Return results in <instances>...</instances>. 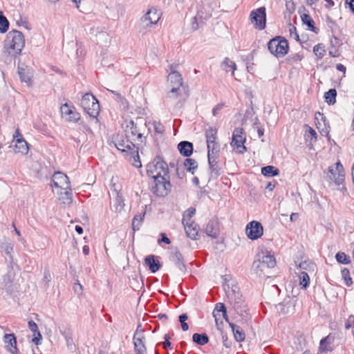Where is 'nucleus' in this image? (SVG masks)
<instances>
[{
	"label": "nucleus",
	"instance_id": "f257e3e1",
	"mask_svg": "<svg viewBox=\"0 0 354 354\" xmlns=\"http://www.w3.org/2000/svg\"><path fill=\"white\" fill-rule=\"evenodd\" d=\"M225 290L227 298V301L232 308L243 319H248L249 314L248 313L247 305L242 298L240 288L237 285H227L225 286Z\"/></svg>",
	"mask_w": 354,
	"mask_h": 354
},
{
	"label": "nucleus",
	"instance_id": "f03ea898",
	"mask_svg": "<svg viewBox=\"0 0 354 354\" xmlns=\"http://www.w3.org/2000/svg\"><path fill=\"white\" fill-rule=\"evenodd\" d=\"M276 266L274 256L268 250L257 253L252 266V271L259 277H268V270Z\"/></svg>",
	"mask_w": 354,
	"mask_h": 354
},
{
	"label": "nucleus",
	"instance_id": "7ed1b4c3",
	"mask_svg": "<svg viewBox=\"0 0 354 354\" xmlns=\"http://www.w3.org/2000/svg\"><path fill=\"white\" fill-rule=\"evenodd\" d=\"M24 46V37L20 31L12 30L7 34L4 48L9 55L12 56L20 55Z\"/></svg>",
	"mask_w": 354,
	"mask_h": 354
},
{
	"label": "nucleus",
	"instance_id": "20e7f679",
	"mask_svg": "<svg viewBox=\"0 0 354 354\" xmlns=\"http://www.w3.org/2000/svg\"><path fill=\"white\" fill-rule=\"evenodd\" d=\"M147 174L152 178L169 176L167 164L162 158L157 156L147 165Z\"/></svg>",
	"mask_w": 354,
	"mask_h": 354
},
{
	"label": "nucleus",
	"instance_id": "39448f33",
	"mask_svg": "<svg viewBox=\"0 0 354 354\" xmlns=\"http://www.w3.org/2000/svg\"><path fill=\"white\" fill-rule=\"evenodd\" d=\"M268 48L272 55L277 58H281L287 54L289 46L286 39L278 36L270 40Z\"/></svg>",
	"mask_w": 354,
	"mask_h": 354
},
{
	"label": "nucleus",
	"instance_id": "423d86ee",
	"mask_svg": "<svg viewBox=\"0 0 354 354\" xmlns=\"http://www.w3.org/2000/svg\"><path fill=\"white\" fill-rule=\"evenodd\" d=\"M325 174L326 180L337 185L342 184L345 179L344 168L340 162L328 167Z\"/></svg>",
	"mask_w": 354,
	"mask_h": 354
},
{
	"label": "nucleus",
	"instance_id": "0eeeda50",
	"mask_svg": "<svg viewBox=\"0 0 354 354\" xmlns=\"http://www.w3.org/2000/svg\"><path fill=\"white\" fill-rule=\"evenodd\" d=\"M81 106L91 117L95 118L100 113V104L95 97L86 93L81 100Z\"/></svg>",
	"mask_w": 354,
	"mask_h": 354
},
{
	"label": "nucleus",
	"instance_id": "6e6552de",
	"mask_svg": "<svg viewBox=\"0 0 354 354\" xmlns=\"http://www.w3.org/2000/svg\"><path fill=\"white\" fill-rule=\"evenodd\" d=\"M205 138L207 146V158L209 160L211 156L218 154L220 151V145L217 142V130L213 127H209L205 131Z\"/></svg>",
	"mask_w": 354,
	"mask_h": 354
},
{
	"label": "nucleus",
	"instance_id": "1a4fd4ad",
	"mask_svg": "<svg viewBox=\"0 0 354 354\" xmlns=\"http://www.w3.org/2000/svg\"><path fill=\"white\" fill-rule=\"evenodd\" d=\"M167 82L171 86L167 96L170 98H176L182 91L183 79L180 74L176 71L171 72L168 75Z\"/></svg>",
	"mask_w": 354,
	"mask_h": 354
},
{
	"label": "nucleus",
	"instance_id": "9d476101",
	"mask_svg": "<svg viewBox=\"0 0 354 354\" xmlns=\"http://www.w3.org/2000/svg\"><path fill=\"white\" fill-rule=\"evenodd\" d=\"M246 140V135L243 129L235 128L232 138L231 146L239 153H243L246 151L244 143Z\"/></svg>",
	"mask_w": 354,
	"mask_h": 354
},
{
	"label": "nucleus",
	"instance_id": "9b49d317",
	"mask_svg": "<svg viewBox=\"0 0 354 354\" xmlns=\"http://www.w3.org/2000/svg\"><path fill=\"white\" fill-rule=\"evenodd\" d=\"M154 185L151 187V190L156 196L160 197L165 196L168 194L171 189L169 181V176L161 178H153Z\"/></svg>",
	"mask_w": 354,
	"mask_h": 354
},
{
	"label": "nucleus",
	"instance_id": "f8f14e48",
	"mask_svg": "<svg viewBox=\"0 0 354 354\" xmlns=\"http://www.w3.org/2000/svg\"><path fill=\"white\" fill-rule=\"evenodd\" d=\"M251 23L259 30H263L266 28V8L261 7L252 10L250 15Z\"/></svg>",
	"mask_w": 354,
	"mask_h": 354
},
{
	"label": "nucleus",
	"instance_id": "ddd939ff",
	"mask_svg": "<svg viewBox=\"0 0 354 354\" xmlns=\"http://www.w3.org/2000/svg\"><path fill=\"white\" fill-rule=\"evenodd\" d=\"M161 17V12L155 8H150L141 18V24L145 28H151L156 24Z\"/></svg>",
	"mask_w": 354,
	"mask_h": 354
},
{
	"label": "nucleus",
	"instance_id": "4468645a",
	"mask_svg": "<svg viewBox=\"0 0 354 354\" xmlns=\"http://www.w3.org/2000/svg\"><path fill=\"white\" fill-rule=\"evenodd\" d=\"M245 234L251 240L258 239L263 234V227L260 222L252 221L247 224Z\"/></svg>",
	"mask_w": 354,
	"mask_h": 354
},
{
	"label": "nucleus",
	"instance_id": "2eb2a0df",
	"mask_svg": "<svg viewBox=\"0 0 354 354\" xmlns=\"http://www.w3.org/2000/svg\"><path fill=\"white\" fill-rule=\"evenodd\" d=\"M53 185L58 189H69L71 183L68 177L62 172H55L52 177Z\"/></svg>",
	"mask_w": 354,
	"mask_h": 354
},
{
	"label": "nucleus",
	"instance_id": "dca6fc26",
	"mask_svg": "<svg viewBox=\"0 0 354 354\" xmlns=\"http://www.w3.org/2000/svg\"><path fill=\"white\" fill-rule=\"evenodd\" d=\"M145 339L143 332L138 328L133 335V344L136 354H147Z\"/></svg>",
	"mask_w": 354,
	"mask_h": 354
},
{
	"label": "nucleus",
	"instance_id": "f3484780",
	"mask_svg": "<svg viewBox=\"0 0 354 354\" xmlns=\"http://www.w3.org/2000/svg\"><path fill=\"white\" fill-rule=\"evenodd\" d=\"M62 116L68 122H77L80 119L79 113L73 107L64 104L61 106Z\"/></svg>",
	"mask_w": 354,
	"mask_h": 354
},
{
	"label": "nucleus",
	"instance_id": "a211bd4d",
	"mask_svg": "<svg viewBox=\"0 0 354 354\" xmlns=\"http://www.w3.org/2000/svg\"><path fill=\"white\" fill-rule=\"evenodd\" d=\"M6 350L11 354H17L16 337L13 333L5 334L3 339Z\"/></svg>",
	"mask_w": 354,
	"mask_h": 354
},
{
	"label": "nucleus",
	"instance_id": "6ab92c4d",
	"mask_svg": "<svg viewBox=\"0 0 354 354\" xmlns=\"http://www.w3.org/2000/svg\"><path fill=\"white\" fill-rule=\"evenodd\" d=\"M205 232L207 236L216 238L219 233L218 223L216 219L210 220L207 224Z\"/></svg>",
	"mask_w": 354,
	"mask_h": 354
},
{
	"label": "nucleus",
	"instance_id": "aec40b11",
	"mask_svg": "<svg viewBox=\"0 0 354 354\" xmlns=\"http://www.w3.org/2000/svg\"><path fill=\"white\" fill-rule=\"evenodd\" d=\"M183 224L187 236L194 240L196 239L198 232L197 225L192 221H183Z\"/></svg>",
	"mask_w": 354,
	"mask_h": 354
},
{
	"label": "nucleus",
	"instance_id": "412c9836",
	"mask_svg": "<svg viewBox=\"0 0 354 354\" xmlns=\"http://www.w3.org/2000/svg\"><path fill=\"white\" fill-rule=\"evenodd\" d=\"M145 263L153 273L157 272L161 267L160 261L153 255L147 256L145 259Z\"/></svg>",
	"mask_w": 354,
	"mask_h": 354
},
{
	"label": "nucleus",
	"instance_id": "4be33fe9",
	"mask_svg": "<svg viewBox=\"0 0 354 354\" xmlns=\"http://www.w3.org/2000/svg\"><path fill=\"white\" fill-rule=\"evenodd\" d=\"M115 146L118 150L128 153L136 148L131 142L124 138L121 141H115Z\"/></svg>",
	"mask_w": 354,
	"mask_h": 354
},
{
	"label": "nucleus",
	"instance_id": "5701e85b",
	"mask_svg": "<svg viewBox=\"0 0 354 354\" xmlns=\"http://www.w3.org/2000/svg\"><path fill=\"white\" fill-rule=\"evenodd\" d=\"M178 149L182 155L188 157L193 152V145L188 141H182L178 145Z\"/></svg>",
	"mask_w": 354,
	"mask_h": 354
},
{
	"label": "nucleus",
	"instance_id": "b1692460",
	"mask_svg": "<svg viewBox=\"0 0 354 354\" xmlns=\"http://www.w3.org/2000/svg\"><path fill=\"white\" fill-rule=\"evenodd\" d=\"M15 142V144L14 145V151L15 153H21L22 155H26L28 153L29 151V146L26 140H17Z\"/></svg>",
	"mask_w": 354,
	"mask_h": 354
},
{
	"label": "nucleus",
	"instance_id": "393cba45",
	"mask_svg": "<svg viewBox=\"0 0 354 354\" xmlns=\"http://www.w3.org/2000/svg\"><path fill=\"white\" fill-rule=\"evenodd\" d=\"M28 328L33 333L34 337L32 339V342H34L36 345L39 344L41 335L39 331L37 324L34 321L30 320L28 322Z\"/></svg>",
	"mask_w": 354,
	"mask_h": 354
},
{
	"label": "nucleus",
	"instance_id": "a878e982",
	"mask_svg": "<svg viewBox=\"0 0 354 354\" xmlns=\"http://www.w3.org/2000/svg\"><path fill=\"white\" fill-rule=\"evenodd\" d=\"M221 313H222V317L227 321V315L226 312V308L225 305L222 303H218L216 305V307L213 311V316L215 318V321L217 322L218 319L221 317Z\"/></svg>",
	"mask_w": 354,
	"mask_h": 354
},
{
	"label": "nucleus",
	"instance_id": "bb28decb",
	"mask_svg": "<svg viewBox=\"0 0 354 354\" xmlns=\"http://www.w3.org/2000/svg\"><path fill=\"white\" fill-rule=\"evenodd\" d=\"M171 259L175 263L180 271L183 272L185 271V266L183 263V255L180 252L176 251L174 252L171 255Z\"/></svg>",
	"mask_w": 354,
	"mask_h": 354
},
{
	"label": "nucleus",
	"instance_id": "cd10ccee",
	"mask_svg": "<svg viewBox=\"0 0 354 354\" xmlns=\"http://www.w3.org/2000/svg\"><path fill=\"white\" fill-rule=\"evenodd\" d=\"M233 331L235 339L237 342H243L245 339V335L243 329L239 326L232 323H229Z\"/></svg>",
	"mask_w": 354,
	"mask_h": 354
},
{
	"label": "nucleus",
	"instance_id": "c85d7f7f",
	"mask_svg": "<svg viewBox=\"0 0 354 354\" xmlns=\"http://www.w3.org/2000/svg\"><path fill=\"white\" fill-rule=\"evenodd\" d=\"M221 67L225 72H232V75H234V71L236 69V65L235 62L231 60L228 57H225L221 63Z\"/></svg>",
	"mask_w": 354,
	"mask_h": 354
},
{
	"label": "nucleus",
	"instance_id": "c756f323",
	"mask_svg": "<svg viewBox=\"0 0 354 354\" xmlns=\"http://www.w3.org/2000/svg\"><path fill=\"white\" fill-rule=\"evenodd\" d=\"M129 161L136 168H140L142 166L141 162L140 160V157L138 155V151L136 149H133L129 153Z\"/></svg>",
	"mask_w": 354,
	"mask_h": 354
},
{
	"label": "nucleus",
	"instance_id": "7c9ffc66",
	"mask_svg": "<svg viewBox=\"0 0 354 354\" xmlns=\"http://www.w3.org/2000/svg\"><path fill=\"white\" fill-rule=\"evenodd\" d=\"M62 190L64 192H61L59 193V200L64 204L71 203L73 201V197L71 187H69V189H63Z\"/></svg>",
	"mask_w": 354,
	"mask_h": 354
},
{
	"label": "nucleus",
	"instance_id": "2f4dec72",
	"mask_svg": "<svg viewBox=\"0 0 354 354\" xmlns=\"http://www.w3.org/2000/svg\"><path fill=\"white\" fill-rule=\"evenodd\" d=\"M13 243L8 239H5L1 244V250L9 256L10 259H12L11 254L13 251Z\"/></svg>",
	"mask_w": 354,
	"mask_h": 354
},
{
	"label": "nucleus",
	"instance_id": "473e14b6",
	"mask_svg": "<svg viewBox=\"0 0 354 354\" xmlns=\"http://www.w3.org/2000/svg\"><path fill=\"white\" fill-rule=\"evenodd\" d=\"M332 344V338L329 336L322 339L319 344V351L321 352H328L331 351L332 348L330 344Z\"/></svg>",
	"mask_w": 354,
	"mask_h": 354
},
{
	"label": "nucleus",
	"instance_id": "72a5a7b5",
	"mask_svg": "<svg viewBox=\"0 0 354 354\" xmlns=\"http://www.w3.org/2000/svg\"><path fill=\"white\" fill-rule=\"evenodd\" d=\"M279 173L278 169L274 167V166L268 165L266 167H263L261 169V174L265 176H277Z\"/></svg>",
	"mask_w": 354,
	"mask_h": 354
},
{
	"label": "nucleus",
	"instance_id": "f704fd0d",
	"mask_svg": "<svg viewBox=\"0 0 354 354\" xmlns=\"http://www.w3.org/2000/svg\"><path fill=\"white\" fill-rule=\"evenodd\" d=\"M193 341L198 345H205L209 342V337L205 334L194 333L192 337Z\"/></svg>",
	"mask_w": 354,
	"mask_h": 354
},
{
	"label": "nucleus",
	"instance_id": "c9c22d12",
	"mask_svg": "<svg viewBox=\"0 0 354 354\" xmlns=\"http://www.w3.org/2000/svg\"><path fill=\"white\" fill-rule=\"evenodd\" d=\"M337 91L335 88L330 89L324 95L325 100L328 104H334L336 102Z\"/></svg>",
	"mask_w": 354,
	"mask_h": 354
},
{
	"label": "nucleus",
	"instance_id": "e433bc0d",
	"mask_svg": "<svg viewBox=\"0 0 354 354\" xmlns=\"http://www.w3.org/2000/svg\"><path fill=\"white\" fill-rule=\"evenodd\" d=\"M145 212H142L139 214H137L134 216L132 221V228L135 230H138L141 223L144 219Z\"/></svg>",
	"mask_w": 354,
	"mask_h": 354
},
{
	"label": "nucleus",
	"instance_id": "4c0bfd02",
	"mask_svg": "<svg viewBox=\"0 0 354 354\" xmlns=\"http://www.w3.org/2000/svg\"><path fill=\"white\" fill-rule=\"evenodd\" d=\"M217 155L218 154H214L213 156H211L212 158L210 160L208 158L209 169H210L212 173L214 174L216 176L219 175V169L218 168L217 161H216Z\"/></svg>",
	"mask_w": 354,
	"mask_h": 354
},
{
	"label": "nucleus",
	"instance_id": "58836bf2",
	"mask_svg": "<svg viewBox=\"0 0 354 354\" xmlns=\"http://www.w3.org/2000/svg\"><path fill=\"white\" fill-rule=\"evenodd\" d=\"M335 259L338 263H342V264L347 265L351 263V259H350L349 256L346 254V253L344 252H338L335 254Z\"/></svg>",
	"mask_w": 354,
	"mask_h": 354
},
{
	"label": "nucleus",
	"instance_id": "ea45409f",
	"mask_svg": "<svg viewBox=\"0 0 354 354\" xmlns=\"http://www.w3.org/2000/svg\"><path fill=\"white\" fill-rule=\"evenodd\" d=\"M126 132L127 134L131 133L132 136H136L138 138H142V134L138 132L137 127L133 121H131L129 124H127Z\"/></svg>",
	"mask_w": 354,
	"mask_h": 354
},
{
	"label": "nucleus",
	"instance_id": "a19ab883",
	"mask_svg": "<svg viewBox=\"0 0 354 354\" xmlns=\"http://www.w3.org/2000/svg\"><path fill=\"white\" fill-rule=\"evenodd\" d=\"M184 165H185L186 169L188 171L192 172V174H194V170L198 167L196 161L192 158H187L185 160Z\"/></svg>",
	"mask_w": 354,
	"mask_h": 354
},
{
	"label": "nucleus",
	"instance_id": "79ce46f5",
	"mask_svg": "<svg viewBox=\"0 0 354 354\" xmlns=\"http://www.w3.org/2000/svg\"><path fill=\"white\" fill-rule=\"evenodd\" d=\"M342 277L344 281V283L347 286H351L353 284L352 278L351 277L350 271L348 268H344L341 271Z\"/></svg>",
	"mask_w": 354,
	"mask_h": 354
},
{
	"label": "nucleus",
	"instance_id": "37998d69",
	"mask_svg": "<svg viewBox=\"0 0 354 354\" xmlns=\"http://www.w3.org/2000/svg\"><path fill=\"white\" fill-rule=\"evenodd\" d=\"M301 17L303 23L307 25L310 30L315 31L314 21L311 17L308 14H304Z\"/></svg>",
	"mask_w": 354,
	"mask_h": 354
},
{
	"label": "nucleus",
	"instance_id": "c03bdc74",
	"mask_svg": "<svg viewBox=\"0 0 354 354\" xmlns=\"http://www.w3.org/2000/svg\"><path fill=\"white\" fill-rule=\"evenodd\" d=\"M313 52L318 58L322 59L324 56L326 52L324 46L322 44L315 45L313 47Z\"/></svg>",
	"mask_w": 354,
	"mask_h": 354
},
{
	"label": "nucleus",
	"instance_id": "a18cd8bd",
	"mask_svg": "<svg viewBox=\"0 0 354 354\" xmlns=\"http://www.w3.org/2000/svg\"><path fill=\"white\" fill-rule=\"evenodd\" d=\"M309 281L310 277L308 274L306 272L301 271L299 274L300 285L302 286V287H304V288H306L308 286Z\"/></svg>",
	"mask_w": 354,
	"mask_h": 354
},
{
	"label": "nucleus",
	"instance_id": "49530a36",
	"mask_svg": "<svg viewBox=\"0 0 354 354\" xmlns=\"http://www.w3.org/2000/svg\"><path fill=\"white\" fill-rule=\"evenodd\" d=\"M19 75L21 82H26V84L30 83V77L28 73L24 68L19 69Z\"/></svg>",
	"mask_w": 354,
	"mask_h": 354
},
{
	"label": "nucleus",
	"instance_id": "de8ad7c7",
	"mask_svg": "<svg viewBox=\"0 0 354 354\" xmlns=\"http://www.w3.org/2000/svg\"><path fill=\"white\" fill-rule=\"evenodd\" d=\"M9 23L7 19L3 16L0 15V32H6L8 28Z\"/></svg>",
	"mask_w": 354,
	"mask_h": 354
},
{
	"label": "nucleus",
	"instance_id": "09e8293b",
	"mask_svg": "<svg viewBox=\"0 0 354 354\" xmlns=\"http://www.w3.org/2000/svg\"><path fill=\"white\" fill-rule=\"evenodd\" d=\"M124 205V203L123 202L122 198L120 196H118L115 200L114 205H113L115 211L120 212L122 209Z\"/></svg>",
	"mask_w": 354,
	"mask_h": 354
},
{
	"label": "nucleus",
	"instance_id": "8fccbe9b",
	"mask_svg": "<svg viewBox=\"0 0 354 354\" xmlns=\"http://www.w3.org/2000/svg\"><path fill=\"white\" fill-rule=\"evenodd\" d=\"M298 266L300 270H310L313 269L315 265L310 261H304L300 262Z\"/></svg>",
	"mask_w": 354,
	"mask_h": 354
},
{
	"label": "nucleus",
	"instance_id": "3c124183",
	"mask_svg": "<svg viewBox=\"0 0 354 354\" xmlns=\"http://www.w3.org/2000/svg\"><path fill=\"white\" fill-rule=\"evenodd\" d=\"M196 212V209L194 208H189L187 209V211L183 214V223L185 221V223L188 221H192V217L194 215Z\"/></svg>",
	"mask_w": 354,
	"mask_h": 354
},
{
	"label": "nucleus",
	"instance_id": "603ef678",
	"mask_svg": "<svg viewBox=\"0 0 354 354\" xmlns=\"http://www.w3.org/2000/svg\"><path fill=\"white\" fill-rule=\"evenodd\" d=\"M188 319L187 314H182L179 316V322H180L181 328L183 331H187L189 329V326L186 323Z\"/></svg>",
	"mask_w": 354,
	"mask_h": 354
},
{
	"label": "nucleus",
	"instance_id": "864d4df0",
	"mask_svg": "<svg viewBox=\"0 0 354 354\" xmlns=\"http://www.w3.org/2000/svg\"><path fill=\"white\" fill-rule=\"evenodd\" d=\"M289 32H290V36L291 38L295 39L296 41H299V37L298 33L297 32V29L294 26H292L291 24H290Z\"/></svg>",
	"mask_w": 354,
	"mask_h": 354
},
{
	"label": "nucleus",
	"instance_id": "5fc2aeb1",
	"mask_svg": "<svg viewBox=\"0 0 354 354\" xmlns=\"http://www.w3.org/2000/svg\"><path fill=\"white\" fill-rule=\"evenodd\" d=\"M354 326V315H351L345 321V328L346 329H352Z\"/></svg>",
	"mask_w": 354,
	"mask_h": 354
},
{
	"label": "nucleus",
	"instance_id": "6e6d98bb",
	"mask_svg": "<svg viewBox=\"0 0 354 354\" xmlns=\"http://www.w3.org/2000/svg\"><path fill=\"white\" fill-rule=\"evenodd\" d=\"M329 55L333 57H337L340 55V51L338 48L334 47L333 45L329 48Z\"/></svg>",
	"mask_w": 354,
	"mask_h": 354
},
{
	"label": "nucleus",
	"instance_id": "4d7b16f0",
	"mask_svg": "<svg viewBox=\"0 0 354 354\" xmlns=\"http://www.w3.org/2000/svg\"><path fill=\"white\" fill-rule=\"evenodd\" d=\"M225 106L224 103H218L212 109V114L214 116H216L219 114L221 109Z\"/></svg>",
	"mask_w": 354,
	"mask_h": 354
},
{
	"label": "nucleus",
	"instance_id": "13d9d810",
	"mask_svg": "<svg viewBox=\"0 0 354 354\" xmlns=\"http://www.w3.org/2000/svg\"><path fill=\"white\" fill-rule=\"evenodd\" d=\"M17 140H25L24 138H23V136L21 135L19 128H17L15 130V133L13 134V141L16 142Z\"/></svg>",
	"mask_w": 354,
	"mask_h": 354
},
{
	"label": "nucleus",
	"instance_id": "bf43d9fd",
	"mask_svg": "<svg viewBox=\"0 0 354 354\" xmlns=\"http://www.w3.org/2000/svg\"><path fill=\"white\" fill-rule=\"evenodd\" d=\"M198 28L199 23L198 21V15H196L192 19V30H196Z\"/></svg>",
	"mask_w": 354,
	"mask_h": 354
},
{
	"label": "nucleus",
	"instance_id": "052dcab7",
	"mask_svg": "<svg viewBox=\"0 0 354 354\" xmlns=\"http://www.w3.org/2000/svg\"><path fill=\"white\" fill-rule=\"evenodd\" d=\"M307 127V131L308 132V133L311 136V140H317V133L316 131L310 127L309 126H306Z\"/></svg>",
	"mask_w": 354,
	"mask_h": 354
},
{
	"label": "nucleus",
	"instance_id": "680f3d73",
	"mask_svg": "<svg viewBox=\"0 0 354 354\" xmlns=\"http://www.w3.org/2000/svg\"><path fill=\"white\" fill-rule=\"evenodd\" d=\"M170 337L169 335L166 334L165 335V342L162 343V346L165 349H167L170 348L171 342H169Z\"/></svg>",
	"mask_w": 354,
	"mask_h": 354
},
{
	"label": "nucleus",
	"instance_id": "e2e57ef3",
	"mask_svg": "<svg viewBox=\"0 0 354 354\" xmlns=\"http://www.w3.org/2000/svg\"><path fill=\"white\" fill-rule=\"evenodd\" d=\"M153 127H154L155 131L158 133H162L164 131L163 126L159 122H154Z\"/></svg>",
	"mask_w": 354,
	"mask_h": 354
},
{
	"label": "nucleus",
	"instance_id": "0e129e2a",
	"mask_svg": "<svg viewBox=\"0 0 354 354\" xmlns=\"http://www.w3.org/2000/svg\"><path fill=\"white\" fill-rule=\"evenodd\" d=\"M108 91L116 96V100L120 101L122 104L124 103V97L121 96V95L119 93L109 89H108Z\"/></svg>",
	"mask_w": 354,
	"mask_h": 354
},
{
	"label": "nucleus",
	"instance_id": "69168bd1",
	"mask_svg": "<svg viewBox=\"0 0 354 354\" xmlns=\"http://www.w3.org/2000/svg\"><path fill=\"white\" fill-rule=\"evenodd\" d=\"M336 68L337 70L339 71H342L343 72L344 74H345L346 73V66H344L343 64H337L336 65Z\"/></svg>",
	"mask_w": 354,
	"mask_h": 354
},
{
	"label": "nucleus",
	"instance_id": "338daca9",
	"mask_svg": "<svg viewBox=\"0 0 354 354\" xmlns=\"http://www.w3.org/2000/svg\"><path fill=\"white\" fill-rule=\"evenodd\" d=\"M346 3L348 4L350 9L354 12V0H346Z\"/></svg>",
	"mask_w": 354,
	"mask_h": 354
},
{
	"label": "nucleus",
	"instance_id": "774afa93",
	"mask_svg": "<svg viewBox=\"0 0 354 354\" xmlns=\"http://www.w3.org/2000/svg\"><path fill=\"white\" fill-rule=\"evenodd\" d=\"M89 247L88 245H84L82 248V252L85 255H88L89 254Z\"/></svg>",
	"mask_w": 354,
	"mask_h": 354
}]
</instances>
